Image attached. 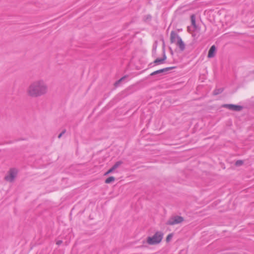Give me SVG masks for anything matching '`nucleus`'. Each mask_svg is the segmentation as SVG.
Instances as JSON below:
<instances>
[{
  "label": "nucleus",
  "instance_id": "1",
  "mask_svg": "<svg viewBox=\"0 0 254 254\" xmlns=\"http://www.w3.org/2000/svg\"><path fill=\"white\" fill-rule=\"evenodd\" d=\"M48 87L43 80H37L32 82L27 89V93L32 97H38L46 94Z\"/></svg>",
  "mask_w": 254,
  "mask_h": 254
},
{
  "label": "nucleus",
  "instance_id": "2",
  "mask_svg": "<svg viewBox=\"0 0 254 254\" xmlns=\"http://www.w3.org/2000/svg\"><path fill=\"white\" fill-rule=\"evenodd\" d=\"M163 237V233L161 231H157L153 236L147 237V243L151 245L158 244L161 242Z\"/></svg>",
  "mask_w": 254,
  "mask_h": 254
},
{
  "label": "nucleus",
  "instance_id": "3",
  "mask_svg": "<svg viewBox=\"0 0 254 254\" xmlns=\"http://www.w3.org/2000/svg\"><path fill=\"white\" fill-rule=\"evenodd\" d=\"M184 219L183 217L180 216H175L171 217L166 222L168 225H174L180 224L183 222Z\"/></svg>",
  "mask_w": 254,
  "mask_h": 254
},
{
  "label": "nucleus",
  "instance_id": "4",
  "mask_svg": "<svg viewBox=\"0 0 254 254\" xmlns=\"http://www.w3.org/2000/svg\"><path fill=\"white\" fill-rule=\"evenodd\" d=\"M17 174V171L15 168H11L8 172V174L5 176L4 179L7 182H12L14 181Z\"/></svg>",
  "mask_w": 254,
  "mask_h": 254
},
{
  "label": "nucleus",
  "instance_id": "5",
  "mask_svg": "<svg viewBox=\"0 0 254 254\" xmlns=\"http://www.w3.org/2000/svg\"><path fill=\"white\" fill-rule=\"evenodd\" d=\"M223 107L235 111H240L243 109V107L241 106L233 104H224L223 105Z\"/></svg>",
  "mask_w": 254,
  "mask_h": 254
},
{
  "label": "nucleus",
  "instance_id": "6",
  "mask_svg": "<svg viewBox=\"0 0 254 254\" xmlns=\"http://www.w3.org/2000/svg\"><path fill=\"white\" fill-rule=\"evenodd\" d=\"M179 38L181 37L179 36V35L174 31H172L171 32L170 34V41L171 43H174L177 42L179 40Z\"/></svg>",
  "mask_w": 254,
  "mask_h": 254
},
{
  "label": "nucleus",
  "instance_id": "7",
  "mask_svg": "<svg viewBox=\"0 0 254 254\" xmlns=\"http://www.w3.org/2000/svg\"><path fill=\"white\" fill-rule=\"evenodd\" d=\"M174 68V67H166V68H162V69H160L156 70V71L152 72L150 74V75L151 76H153V75H156V74H158L162 73L167 72V71H169V70H170L171 69H172Z\"/></svg>",
  "mask_w": 254,
  "mask_h": 254
},
{
  "label": "nucleus",
  "instance_id": "8",
  "mask_svg": "<svg viewBox=\"0 0 254 254\" xmlns=\"http://www.w3.org/2000/svg\"><path fill=\"white\" fill-rule=\"evenodd\" d=\"M167 57L165 55V52L163 53V57L162 58H157L154 62L153 63L155 65L160 64L164 63V61L166 60Z\"/></svg>",
  "mask_w": 254,
  "mask_h": 254
},
{
  "label": "nucleus",
  "instance_id": "9",
  "mask_svg": "<svg viewBox=\"0 0 254 254\" xmlns=\"http://www.w3.org/2000/svg\"><path fill=\"white\" fill-rule=\"evenodd\" d=\"M216 53V47L215 45H212L209 51L208 54V57L209 58H212L215 57Z\"/></svg>",
  "mask_w": 254,
  "mask_h": 254
},
{
  "label": "nucleus",
  "instance_id": "10",
  "mask_svg": "<svg viewBox=\"0 0 254 254\" xmlns=\"http://www.w3.org/2000/svg\"><path fill=\"white\" fill-rule=\"evenodd\" d=\"M176 45L179 47L181 51H183L185 49V44L183 41L182 39L179 38V40L176 42Z\"/></svg>",
  "mask_w": 254,
  "mask_h": 254
},
{
  "label": "nucleus",
  "instance_id": "11",
  "mask_svg": "<svg viewBox=\"0 0 254 254\" xmlns=\"http://www.w3.org/2000/svg\"><path fill=\"white\" fill-rule=\"evenodd\" d=\"M191 25L193 26L194 28H196V25L195 23V17L194 15H191L190 16Z\"/></svg>",
  "mask_w": 254,
  "mask_h": 254
},
{
  "label": "nucleus",
  "instance_id": "12",
  "mask_svg": "<svg viewBox=\"0 0 254 254\" xmlns=\"http://www.w3.org/2000/svg\"><path fill=\"white\" fill-rule=\"evenodd\" d=\"M223 88H222L216 89L213 91V94L214 95H218V94L221 93L223 92Z\"/></svg>",
  "mask_w": 254,
  "mask_h": 254
},
{
  "label": "nucleus",
  "instance_id": "13",
  "mask_svg": "<svg viewBox=\"0 0 254 254\" xmlns=\"http://www.w3.org/2000/svg\"><path fill=\"white\" fill-rule=\"evenodd\" d=\"M115 180V178L114 177L111 176L109 178H108L105 181V183L106 184H110L113 182H114Z\"/></svg>",
  "mask_w": 254,
  "mask_h": 254
},
{
  "label": "nucleus",
  "instance_id": "14",
  "mask_svg": "<svg viewBox=\"0 0 254 254\" xmlns=\"http://www.w3.org/2000/svg\"><path fill=\"white\" fill-rule=\"evenodd\" d=\"M123 163V162L122 161H118L113 166L112 168L115 170Z\"/></svg>",
  "mask_w": 254,
  "mask_h": 254
},
{
  "label": "nucleus",
  "instance_id": "15",
  "mask_svg": "<svg viewBox=\"0 0 254 254\" xmlns=\"http://www.w3.org/2000/svg\"><path fill=\"white\" fill-rule=\"evenodd\" d=\"M151 16L149 14L144 16V20L145 21H149L151 19Z\"/></svg>",
  "mask_w": 254,
  "mask_h": 254
},
{
  "label": "nucleus",
  "instance_id": "16",
  "mask_svg": "<svg viewBox=\"0 0 254 254\" xmlns=\"http://www.w3.org/2000/svg\"><path fill=\"white\" fill-rule=\"evenodd\" d=\"M243 161L242 160H237L236 163H235V165L236 166H241L242 165H243Z\"/></svg>",
  "mask_w": 254,
  "mask_h": 254
},
{
  "label": "nucleus",
  "instance_id": "17",
  "mask_svg": "<svg viewBox=\"0 0 254 254\" xmlns=\"http://www.w3.org/2000/svg\"><path fill=\"white\" fill-rule=\"evenodd\" d=\"M173 237V234H169L167 238H166V241L167 242H169L170 241V240L172 239V238Z\"/></svg>",
  "mask_w": 254,
  "mask_h": 254
},
{
  "label": "nucleus",
  "instance_id": "18",
  "mask_svg": "<svg viewBox=\"0 0 254 254\" xmlns=\"http://www.w3.org/2000/svg\"><path fill=\"white\" fill-rule=\"evenodd\" d=\"M115 170L112 167L107 172L105 173V175H107L110 173H112Z\"/></svg>",
  "mask_w": 254,
  "mask_h": 254
},
{
  "label": "nucleus",
  "instance_id": "19",
  "mask_svg": "<svg viewBox=\"0 0 254 254\" xmlns=\"http://www.w3.org/2000/svg\"><path fill=\"white\" fill-rule=\"evenodd\" d=\"M66 132V130L65 129H64L62 132L58 135V138H60L62 135L65 133V132Z\"/></svg>",
  "mask_w": 254,
  "mask_h": 254
},
{
  "label": "nucleus",
  "instance_id": "20",
  "mask_svg": "<svg viewBox=\"0 0 254 254\" xmlns=\"http://www.w3.org/2000/svg\"><path fill=\"white\" fill-rule=\"evenodd\" d=\"M63 243L62 240H59L56 242L57 245H60Z\"/></svg>",
  "mask_w": 254,
  "mask_h": 254
},
{
  "label": "nucleus",
  "instance_id": "21",
  "mask_svg": "<svg viewBox=\"0 0 254 254\" xmlns=\"http://www.w3.org/2000/svg\"><path fill=\"white\" fill-rule=\"evenodd\" d=\"M124 78H125V77H122V78H121L120 80H119L118 81H117V82H116V84H117V83H119L120 81H122L123 79H124Z\"/></svg>",
  "mask_w": 254,
  "mask_h": 254
},
{
  "label": "nucleus",
  "instance_id": "22",
  "mask_svg": "<svg viewBox=\"0 0 254 254\" xmlns=\"http://www.w3.org/2000/svg\"><path fill=\"white\" fill-rule=\"evenodd\" d=\"M253 72H254V71Z\"/></svg>",
  "mask_w": 254,
  "mask_h": 254
}]
</instances>
